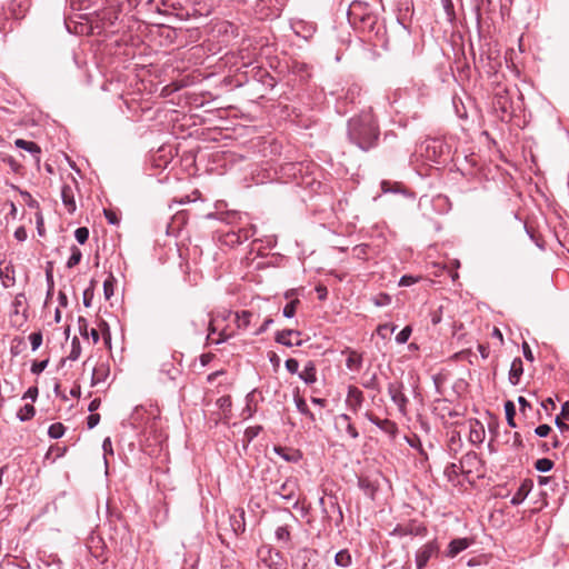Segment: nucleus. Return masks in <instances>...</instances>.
Returning a JSON list of instances; mask_svg holds the SVG:
<instances>
[{
  "instance_id": "37998d69",
  "label": "nucleus",
  "mask_w": 569,
  "mask_h": 569,
  "mask_svg": "<svg viewBox=\"0 0 569 569\" xmlns=\"http://www.w3.org/2000/svg\"><path fill=\"white\" fill-rule=\"evenodd\" d=\"M274 535L278 540L288 541L290 539V531L287 526L278 527Z\"/></svg>"
},
{
  "instance_id": "49530a36",
  "label": "nucleus",
  "mask_w": 569,
  "mask_h": 569,
  "mask_svg": "<svg viewBox=\"0 0 569 569\" xmlns=\"http://www.w3.org/2000/svg\"><path fill=\"white\" fill-rule=\"evenodd\" d=\"M478 461V456L475 452H469L460 461L461 471L465 472L463 467L465 465L471 466L473 462Z\"/></svg>"
},
{
  "instance_id": "2f4dec72",
  "label": "nucleus",
  "mask_w": 569,
  "mask_h": 569,
  "mask_svg": "<svg viewBox=\"0 0 569 569\" xmlns=\"http://www.w3.org/2000/svg\"><path fill=\"white\" fill-rule=\"evenodd\" d=\"M446 18L449 22H453L456 19V11L452 0H440Z\"/></svg>"
},
{
  "instance_id": "473e14b6",
  "label": "nucleus",
  "mask_w": 569,
  "mask_h": 569,
  "mask_svg": "<svg viewBox=\"0 0 569 569\" xmlns=\"http://www.w3.org/2000/svg\"><path fill=\"white\" fill-rule=\"evenodd\" d=\"M82 258V252L77 246L71 247V256L69 257L67 261V268L71 269L76 267Z\"/></svg>"
},
{
  "instance_id": "dca6fc26",
  "label": "nucleus",
  "mask_w": 569,
  "mask_h": 569,
  "mask_svg": "<svg viewBox=\"0 0 569 569\" xmlns=\"http://www.w3.org/2000/svg\"><path fill=\"white\" fill-rule=\"evenodd\" d=\"M299 378L307 385H313L317 381V367L312 360H309L301 372Z\"/></svg>"
},
{
  "instance_id": "09e8293b",
  "label": "nucleus",
  "mask_w": 569,
  "mask_h": 569,
  "mask_svg": "<svg viewBox=\"0 0 569 569\" xmlns=\"http://www.w3.org/2000/svg\"><path fill=\"white\" fill-rule=\"evenodd\" d=\"M286 368L287 370L295 375V373H298L299 375V362L297 359H293V358H290V359H287L286 360Z\"/></svg>"
},
{
  "instance_id": "aec40b11",
  "label": "nucleus",
  "mask_w": 569,
  "mask_h": 569,
  "mask_svg": "<svg viewBox=\"0 0 569 569\" xmlns=\"http://www.w3.org/2000/svg\"><path fill=\"white\" fill-rule=\"evenodd\" d=\"M471 541L468 538H457L450 541L448 547V556L456 557L461 551L470 546Z\"/></svg>"
},
{
  "instance_id": "2eb2a0df",
  "label": "nucleus",
  "mask_w": 569,
  "mask_h": 569,
  "mask_svg": "<svg viewBox=\"0 0 569 569\" xmlns=\"http://www.w3.org/2000/svg\"><path fill=\"white\" fill-rule=\"evenodd\" d=\"M485 439V428L478 420H472L469 428V440L473 445H479Z\"/></svg>"
},
{
  "instance_id": "4468645a",
  "label": "nucleus",
  "mask_w": 569,
  "mask_h": 569,
  "mask_svg": "<svg viewBox=\"0 0 569 569\" xmlns=\"http://www.w3.org/2000/svg\"><path fill=\"white\" fill-rule=\"evenodd\" d=\"M61 199L64 208L69 213H73L77 209L73 189L69 184L61 187Z\"/></svg>"
},
{
  "instance_id": "de8ad7c7",
  "label": "nucleus",
  "mask_w": 569,
  "mask_h": 569,
  "mask_svg": "<svg viewBox=\"0 0 569 569\" xmlns=\"http://www.w3.org/2000/svg\"><path fill=\"white\" fill-rule=\"evenodd\" d=\"M49 360H42V361H34L31 366V372L34 375L41 373L48 366Z\"/></svg>"
},
{
  "instance_id": "f3484780",
  "label": "nucleus",
  "mask_w": 569,
  "mask_h": 569,
  "mask_svg": "<svg viewBox=\"0 0 569 569\" xmlns=\"http://www.w3.org/2000/svg\"><path fill=\"white\" fill-rule=\"evenodd\" d=\"M532 483L529 480H525L518 488V490L512 496L510 502L513 506H518L525 501V499L528 497L529 492L531 491Z\"/></svg>"
},
{
  "instance_id": "423d86ee",
  "label": "nucleus",
  "mask_w": 569,
  "mask_h": 569,
  "mask_svg": "<svg viewBox=\"0 0 569 569\" xmlns=\"http://www.w3.org/2000/svg\"><path fill=\"white\" fill-rule=\"evenodd\" d=\"M388 393L392 402L398 407L400 413H407V405L409 402L407 396L403 392V385L400 382H392L388 386Z\"/></svg>"
},
{
  "instance_id": "774afa93",
  "label": "nucleus",
  "mask_w": 569,
  "mask_h": 569,
  "mask_svg": "<svg viewBox=\"0 0 569 569\" xmlns=\"http://www.w3.org/2000/svg\"><path fill=\"white\" fill-rule=\"evenodd\" d=\"M560 417L569 420V401H566L561 407Z\"/></svg>"
},
{
  "instance_id": "052dcab7",
  "label": "nucleus",
  "mask_w": 569,
  "mask_h": 569,
  "mask_svg": "<svg viewBox=\"0 0 569 569\" xmlns=\"http://www.w3.org/2000/svg\"><path fill=\"white\" fill-rule=\"evenodd\" d=\"M79 331L81 336L88 337V322L84 318L80 317L78 320Z\"/></svg>"
},
{
  "instance_id": "a18cd8bd",
  "label": "nucleus",
  "mask_w": 569,
  "mask_h": 569,
  "mask_svg": "<svg viewBox=\"0 0 569 569\" xmlns=\"http://www.w3.org/2000/svg\"><path fill=\"white\" fill-rule=\"evenodd\" d=\"M46 280L48 284V293L53 290L54 281H53V272H52V263L48 262V267L46 269Z\"/></svg>"
},
{
  "instance_id": "e2e57ef3",
  "label": "nucleus",
  "mask_w": 569,
  "mask_h": 569,
  "mask_svg": "<svg viewBox=\"0 0 569 569\" xmlns=\"http://www.w3.org/2000/svg\"><path fill=\"white\" fill-rule=\"evenodd\" d=\"M92 298H93V291L91 289H86L83 292V305L86 307H90Z\"/></svg>"
},
{
  "instance_id": "b1692460",
  "label": "nucleus",
  "mask_w": 569,
  "mask_h": 569,
  "mask_svg": "<svg viewBox=\"0 0 569 569\" xmlns=\"http://www.w3.org/2000/svg\"><path fill=\"white\" fill-rule=\"evenodd\" d=\"M108 375H109V369L103 363L94 367L93 371H92V377H91L92 386L103 382L107 379Z\"/></svg>"
},
{
  "instance_id": "20e7f679",
  "label": "nucleus",
  "mask_w": 569,
  "mask_h": 569,
  "mask_svg": "<svg viewBox=\"0 0 569 569\" xmlns=\"http://www.w3.org/2000/svg\"><path fill=\"white\" fill-rule=\"evenodd\" d=\"M440 547L436 539L428 541L423 546H421L415 557L416 566L418 569H422L427 566L428 561L437 557L439 553Z\"/></svg>"
},
{
  "instance_id": "58836bf2",
  "label": "nucleus",
  "mask_w": 569,
  "mask_h": 569,
  "mask_svg": "<svg viewBox=\"0 0 569 569\" xmlns=\"http://www.w3.org/2000/svg\"><path fill=\"white\" fill-rule=\"evenodd\" d=\"M26 346L24 340L22 338H14L11 342L10 352L12 356H18L22 348Z\"/></svg>"
},
{
  "instance_id": "bb28decb",
  "label": "nucleus",
  "mask_w": 569,
  "mask_h": 569,
  "mask_svg": "<svg viewBox=\"0 0 569 569\" xmlns=\"http://www.w3.org/2000/svg\"><path fill=\"white\" fill-rule=\"evenodd\" d=\"M252 312L248 310H242L241 312L236 313V325L239 329L246 330L250 326Z\"/></svg>"
},
{
  "instance_id": "9b49d317",
  "label": "nucleus",
  "mask_w": 569,
  "mask_h": 569,
  "mask_svg": "<svg viewBox=\"0 0 569 569\" xmlns=\"http://www.w3.org/2000/svg\"><path fill=\"white\" fill-rule=\"evenodd\" d=\"M358 487L370 499H375L376 493L378 491V482L373 480L369 476H360L358 477Z\"/></svg>"
},
{
  "instance_id": "6ab92c4d",
  "label": "nucleus",
  "mask_w": 569,
  "mask_h": 569,
  "mask_svg": "<svg viewBox=\"0 0 569 569\" xmlns=\"http://www.w3.org/2000/svg\"><path fill=\"white\" fill-rule=\"evenodd\" d=\"M359 93H360V89L357 86L349 88V90L346 93V97L343 99H339L337 102L338 112L346 113L348 111V109L346 108L345 103H347L348 101L350 103H355L356 98L359 96Z\"/></svg>"
},
{
  "instance_id": "a211bd4d",
  "label": "nucleus",
  "mask_w": 569,
  "mask_h": 569,
  "mask_svg": "<svg viewBox=\"0 0 569 569\" xmlns=\"http://www.w3.org/2000/svg\"><path fill=\"white\" fill-rule=\"evenodd\" d=\"M523 373V363L520 358H515L511 362L509 370V382L512 386H517L520 381V377Z\"/></svg>"
},
{
  "instance_id": "ea45409f",
  "label": "nucleus",
  "mask_w": 569,
  "mask_h": 569,
  "mask_svg": "<svg viewBox=\"0 0 569 569\" xmlns=\"http://www.w3.org/2000/svg\"><path fill=\"white\" fill-rule=\"evenodd\" d=\"M74 237H76L77 241L80 244L86 243L88 238H89V230H88V228L80 227V228L76 229Z\"/></svg>"
},
{
  "instance_id": "f704fd0d",
  "label": "nucleus",
  "mask_w": 569,
  "mask_h": 569,
  "mask_svg": "<svg viewBox=\"0 0 569 569\" xmlns=\"http://www.w3.org/2000/svg\"><path fill=\"white\" fill-rule=\"evenodd\" d=\"M81 355V346L80 341L77 337H74L71 341V351L68 356V359L76 361Z\"/></svg>"
},
{
  "instance_id": "c03bdc74",
  "label": "nucleus",
  "mask_w": 569,
  "mask_h": 569,
  "mask_svg": "<svg viewBox=\"0 0 569 569\" xmlns=\"http://www.w3.org/2000/svg\"><path fill=\"white\" fill-rule=\"evenodd\" d=\"M29 340L31 342L32 351H36L42 343V333L40 331L32 332L29 336Z\"/></svg>"
},
{
  "instance_id": "a19ab883",
  "label": "nucleus",
  "mask_w": 569,
  "mask_h": 569,
  "mask_svg": "<svg viewBox=\"0 0 569 569\" xmlns=\"http://www.w3.org/2000/svg\"><path fill=\"white\" fill-rule=\"evenodd\" d=\"M299 303V300H292L289 303H287L282 310V313L286 318H292L296 315L297 305Z\"/></svg>"
},
{
  "instance_id": "bf43d9fd",
  "label": "nucleus",
  "mask_w": 569,
  "mask_h": 569,
  "mask_svg": "<svg viewBox=\"0 0 569 569\" xmlns=\"http://www.w3.org/2000/svg\"><path fill=\"white\" fill-rule=\"evenodd\" d=\"M273 320L271 318H267L263 323L253 332L254 336H260L268 330V328L272 325Z\"/></svg>"
},
{
  "instance_id": "4be33fe9",
  "label": "nucleus",
  "mask_w": 569,
  "mask_h": 569,
  "mask_svg": "<svg viewBox=\"0 0 569 569\" xmlns=\"http://www.w3.org/2000/svg\"><path fill=\"white\" fill-rule=\"evenodd\" d=\"M380 187L383 193H408L402 183L397 181L382 180Z\"/></svg>"
},
{
  "instance_id": "c756f323",
  "label": "nucleus",
  "mask_w": 569,
  "mask_h": 569,
  "mask_svg": "<svg viewBox=\"0 0 569 569\" xmlns=\"http://www.w3.org/2000/svg\"><path fill=\"white\" fill-rule=\"evenodd\" d=\"M505 413H506V419H507L508 426L511 428H516V422H515L516 407L512 401H510V400L506 401Z\"/></svg>"
},
{
  "instance_id": "864d4df0",
  "label": "nucleus",
  "mask_w": 569,
  "mask_h": 569,
  "mask_svg": "<svg viewBox=\"0 0 569 569\" xmlns=\"http://www.w3.org/2000/svg\"><path fill=\"white\" fill-rule=\"evenodd\" d=\"M250 399H251V393H249L247 396V406H246V408L241 412V416L244 419L251 418L253 416V413H254V409H252V407L250 406Z\"/></svg>"
},
{
  "instance_id": "680f3d73",
  "label": "nucleus",
  "mask_w": 569,
  "mask_h": 569,
  "mask_svg": "<svg viewBox=\"0 0 569 569\" xmlns=\"http://www.w3.org/2000/svg\"><path fill=\"white\" fill-rule=\"evenodd\" d=\"M459 469H461L460 466L456 465V463H450L449 466L446 467V470H445V473L451 478V476H456L459 471Z\"/></svg>"
},
{
  "instance_id": "3c124183",
  "label": "nucleus",
  "mask_w": 569,
  "mask_h": 569,
  "mask_svg": "<svg viewBox=\"0 0 569 569\" xmlns=\"http://www.w3.org/2000/svg\"><path fill=\"white\" fill-rule=\"evenodd\" d=\"M99 328L102 331L104 342L109 345L110 340H111V335H110V331H109L108 323L104 320H101L100 323H99Z\"/></svg>"
},
{
  "instance_id": "c9c22d12",
  "label": "nucleus",
  "mask_w": 569,
  "mask_h": 569,
  "mask_svg": "<svg viewBox=\"0 0 569 569\" xmlns=\"http://www.w3.org/2000/svg\"><path fill=\"white\" fill-rule=\"evenodd\" d=\"M535 467L540 472H548L552 469L553 462L548 458H541L536 461Z\"/></svg>"
},
{
  "instance_id": "13d9d810",
  "label": "nucleus",
  "mask_w": 569,
  "mask_h": 569,
  "mask_svg": "<svg viewBox=\"0 0 569 569\" xmlns=\"http://www.w3.org/2000/svg\"><path fill=\"white\" fill-rule=\"evenodd\" d=\"M102 449H103V453H104V459L107 460V456L108 455H113V449H112V442H111V439L109 437H107L103 442H102Z\"/></svg>"
},
{
  "instance_id": "6e6d98bb",
  "label": "nucleus",
  "mask_w": 569,
  "mask_h": 569,
  "mask_svg": "<svg viewBox=\"0 0 569 569\" xmlns=\"http://www.w3.org/2000/svg\"><path fill=\"white\" fill-rule=\"evenodd\" d=\"M103 213H104V217H106V219L108 220V222H109L110 224L116 226V224H118V223H119V219H118V217H117V213H116V212H113L112 210L104 209V210H103Z\"/></svg>"
},
{
  "instance_id": "5701e85b",
  "label": "nucleus",
  "mask_w": 569,
  "mask_h": 569,
  "mask_svg": "<svg viewBox=\"0 0 569 569\" xmlns=\"http://www.w3.org/2000/svg\"><path fill=\"white\" fill-rule=\"evenodd\" d=\"M335 563L340 568H349L352 565V556L348 549H341L335 555Z\"/></svg>"
},
{
  "instance_id": "393cba45",
  "label": "nucleus",
  "mask_w": 569,
  "mask_h": 569,
  "mask_svg": "<svg viewBox=\"0 0 569 569\" xmlns=\"http://www.w3.org/2000/svg\"><path fill=\"white\" fill-rule=\"evenodd\" d=\"M362 366V357L358 352L351 350L348 352V357L346 359V367L349 370L358 371Z\"/></svg>"
},
{
  "instance_id": "ddd939ff",
  "label": "nucleus",
  "mask_w": 569,
  "mask_h": 569,
  "mask_svg": "<svg viewBox=\"0 0 569 569\" xmlns=\"http://www.w3.org/2000/svg\"><path fill=\"white\" fill-rule=\"evenodd\" d=\"M256 234V227L249 226L246 228H240L238 231H233L227 234L229 242L234 244H240Z\"/></svg>"
},
{
  "instance_id": "f257e3e1",
  "label": "nucleus",
  "mask_w": 569,
  "mask_h": 569,
  "mask_svg": "<svg viewBox=\"0 0 569 569\" xmlns=\"http://www.w3.org/2000/svg\"><path fill=\"white\" fill-rule=\"evenodd\" d=\"M380 133L378 119L371 110H363L347 121V140L362 152L378 147Z\"/></svg>"
},
{
  "instance_id": "0e129e2a",
  "label": "nucleus",
  "mask_w": 569,
  "mask_h": 569,
  "mask_svg": "<svg viewBox=\"0 0 569 569\" xmlns=\"http://www.w3.org/2000/svg\"><path fill=\"white\" fill-rule=\"evenodd\" d=\"M522 352H523V357L528 361H533L535 358H533L532 351L527 342L522 343Z\"/></svg>"
},
{
  "instance_id": "6e6552de",
  "label": "nucleus",
  "mask_w": 569,
  "mask_h": 569,
  "mask_svg": "<svg viewBox=\"0 0 569 569\" xmlns=\"http://www.w3.org/2000/svg\"><path fill=\"white\" fill-rule=\"evenodd\" d=\"M363 401L365 397L362 391L355 386H349L346 397L347 408L353 413H357L362 408Z\"/></svg>"
},
{
  "instance_id": "cd10ccee",
  "label": "nucleus",
  "mask_w": 569,
  "mask_h": 569,
  "mask_svg": "<svg viewBox=\"0 0 569 569\" xmlns=\"http://www.w3.org/2000/svg\"><path fill=\"white\" fill-rule=\"evenodd\" d=\"M293 400H295V405H296L297 410L301 415L307 416L311 421H316L315 415L309 410L308 405H307L306 400L302 397L297 395V396H295Z\"/></svg>"
},
{
  "instance_id": "7ed1b4c3",
  "label": "nucleus",
  "mask_w": 569,
  "mask_h": 569,
  "mask_svg": "<svg viewBox=\"0 0 569 569\" xmlns=\"http://www.w3.org/2000/svg\"><path fill=\"white\" fill-rule=\"evenodd\" d=\"M284 7V0H257L256 13L260 19L278 18Z\"/></svg>"
},
{
  "instance_id": "4c0bfd02",
  "label": "nucleus",
  "mask_w": 569,
  "mask_h": 569,
  "mask_svg": "<svg viewBox=\"0 0 569 569\" xmlns=\"http://www.w3.org/2000/svg\"><path fill=\"white\" fill-rule=\"evenodd\" d=\"M412 329L409 326H406L397 336H396V342L399 345L406 343L410 336H411Z\"/></svg>"
},
{
  "instance_id": "a878e982",
  "label": "nucleus",
  "mask_w": 569,
  "mask_h": 569,
  "mask_svg": "<svg viewBox=\"0 0 569 569\" xmlns=\"http://www.w3.org/2000/svg\"><path fill=\"white\" fill-rule=\"evenodd\" d=\"M274 452L288 462H297L300 459L298 451H291L284 447H274Z\"/></svg>"
},
{
  "instance_id": "72a5a7b5",
  "label": "nucleus",
  "mask_w": 569,
  "mask_h": 569,
  "mask_svg": "<svg viewBox=\"0 0 569 569\" xmlns=\"http://www.w3.org/2000/svg\"><path fill=\"white\" fill-rule=\"evenodd\" d=\"M66 428L62 423H52L48 429V435L52 439H59L64 435Z\"/></svg>"
},
{
  "instance_id": "9d476101",
  "label": "nucleus",
  "mask_w": 569,
  "mask_h": 569,
  "mask_svg": "<svg viewBox=\"0 0 569 569\" xmlns=\"http://www.w3.org/2000/svg\"><path fill=\"white\" fill-rule=\"evenodd\" d=\"M298 490V482L293 478H288L279 488L274 491L276 495L280 496L283 500H291L295 498Z\"/></svg>"
},
{
  "instance_id": "f03ea898",
  "label": "nucleus",
  "mask_w": 569,
  "mask_h": 569,
  "mask_svg": "<svg viewBox=\"0 0 569 569\" xmlns=\"http://www.w3.org/2000/svg\"><path fill=\"white\" fill-rule=\"evenodd\" d=\"M291 567L293 569H321L318 551L309 547L297 549L291 555Z\"/></svg>"
},
{
  "instance_id": "e433bc0d",
  "label": "nucleus",
  "mask_w": 569,
  "mask_h": 569,
  "mask_svg": "<svg viewBox=\"0 0 569 569\" xmlns=\"http://www.w3.org/2000/svg\"><path fill=\"white\" fill-rule=\"evenodd\" d=\"M262 427L261 426H252L248 427L244 431V439L247 442H251L254 438L259 436L261 432Z\"/></svg>"
},
{
  "instance_id": "f8f14e48",
  "label": "nucleus",
  "mask_w": 569,
  "mask_h": 569,
  "mask_svg": "<svg viewBox=\"0 0 569 569\" xmlns=\"http://www.w3.org/2000/svg\"><path fill=\"white\" fill-rule=\"evenodd\" d=\"M335 425L338 429H343L350 438L357 439L359 437V432L352 425L351 418L347 413L338 415L335 418Z\"/></svg>"
},
{
  "instance_id": "39448f33",
  "label": "nucleus",
  "mask_w": 569,
  "mask_h": 569,
  "mask_svg": "<svg viewBox=\"0 0 569 569\" xmlns=\"http://www.w3.org/2000/svg\"><path fill=\"white\" fill-rule=\"evenodd\" d=\"M428 533L427 527L418 521H410L407 525H398L392 531L391 536H396L399 538L406 537V536H412V537H426Z\"/></svg>"
},
{
  "instance_id": "79ce46f5",
  "label": "nucleus",
  "mask_w": 569,
  "mask_h": 569,
  "mask_svg": "<svg viewBox=\"0 0 569 569\" xmlns=\"http://www.w3.org/2000/svg\"><path fill=\"white\" fill-rule=\"evenodd\" d=\"M362 386L366 389L380 391V386H379L378 377L376 373H373L368 380L363 381Z\"/></svg>"
},
{
  "instance_id": "603ef678",
  "label": "nucleus",
  "mask_w": 569,
  "mask_h": 569,
  "mask_svg": "<svg viewBox=\"0 0 569 569\" xmlns=\"http://www.w3.org/2000/svg\"><path fill=\"white\" fill-rule=\"evenodd\" d=\"M550 431L551 427L549 425H540L535 429V433L540 438L547 437Z\"/></svg>"
},
{
  "instance_id": "0eeeda50",
  "label": "nucleus",
  "mask_w": 569,
  "mask_h": 569,
  "mask_svg": "<svg viewBox=\"0 0 569 569\" xmlns=\"http://www.w3.org/2000/svg\"><path fill=\"white\" fill-rule=\"evenodd\" d=\"M363 416L366 419H368L371 423L376 425L381 431H383L391 438H395L396 435L398 433V427L396 422L389 419H380L370 411L365 412Z\"/></svg>"
},
{
  "instance_id": "8fccbe9b",
  "label": "nucleus",
  "mask_w": 569,
  "mask_h": 569,
  "mask_svg": "<svg viewBox=\"0 0 569 569\" xmlns=\"http://www.w3.org/2000/svg\"><path fill=\"white\" fill-rule=\"evenodd\" d=\"M103 293H104L106 299H110L113 296L112 278L104 280V282H103Z\"/></svg>"
},
{
  "instance_id": "338daca9",
  "label": "nucleus",
  "mask_w": 569,
  "mask_h": 569,
  "mask_svg": "<svg viewBox=\"0 0 569 569\" xmlns=\"http://www.w3.org/2000/svg\"><path fill=\"white\" fill-rule=\"evenodd\" d=\"M37 397H38V388H37V387H30V388L26 391V393H24V396H23V398H24V399H26V398H29V399H31L32 401H34V400L37 399Z\"/></svg>"
},
{
  "instance_id": "7c9ffc66",
  "label": "nucleus",
  "mask_w": 569,
  "mask_h": 569,
  "mask_svg": "<svg viewBox=\"0 0 569 569\" xmlns=\"http://www.w3.org/2000/svg\"><path fill=\"white\" fill-rule=\"evenodd\" d=\"M36 415V409L32 405H24L17 413L20 421H28Z\"/></svg>"
},
{
  "instance_id": "1a4fd4ad",
  "label": "nucleus",
  "mask_w": 569,
  "mask_h": 569,
  "mask_svg": "<svg viewBox=\"0 0 569 569\" xmlns=\"http://www.w3.org/2000/svg\"><path fill=\"white\" fill-rule=\"evenodd\" d=\"M301 332L293 329H284L276 333V341L286 347L301 346Z\"/></svg>"
},
{
  "instance_id": "412c9836",
  "label": "nucleus",
  "mask_w": 569,
  "mask_h": 569,
  "mask_svg": "<svg viewBox=\"0 0 569 569\" xmlns=\"http://www.w3.org/2000/svg\"><path fill=\"white\" fill-rule=\"evenodd\" d=\"M14 144L17 148H20V149H23V150L30 152L34 157L36 161L39 162V160H40L39 154L41 152V149L36 142L27 141L23 139H17Z\"/></svg>"
},
{
  "instance_id": "5fc2aeb1",
  "label": "nucleus",
  "mask_w": 569,
  "mask_h": 569,
  "mask_svg": "<svg viewBox=\"0 0 569 569\" xmlns=\"http://www.w3.org/2000/svg\"><path fill=\"white\" fill-rule=\"evenodd\" d=\"M99 421L100 415L91 412V415H89L87 418V426L89 429H93L96 426H98Z\"/></svg>"
},
{
  "instance_id": "4d7b16f0",
  "label": "nucleus",
  "mask_w": 569,
  "mask_h": 569,
  "mask_svg": "<svg viewBox=\"0 0 569 569\" xmlns=\"http://www.w3.org/2000/svg\"><path fill=\"white\" fill-rule=\"evenodd\" d=\"M417 280H418V279H417V278H415V277H412V276L405 274V276H402V277L400 278V280H399V286H400V287H409V286H411V284L416 283V282H417Z\"/></svg>"
},
{
  "instance_id": "69168bd1",
  "label": "nucleus",
  "mask_w": 569,
  "mask_h": 569,
  "mask_svg": "<svg viewBox=\"0 0 569 569\" xmlns=\"http://www.w3.org/2000/svg\"><path fill=\"white\" fill-rule=\"evenodd\" d=\"M14 238L18 241H24L27 239V231L23 227H19L14 231Z\"/></svg>"
},
{
  "instance_id": "c85d7f7f",
  "label": "nucleus",
  "mask_w": 569,
  "mask_h": 569,
  "mask_svg": "<svg viewBox=\"0 0 569 569\" xmlns=\"http://www.w3.org/2000/svg\"><path fill=\"white\" fill-rule=\"evenodd\" d=\"M232 530L238 535L244 531V511L240 510L239 515L230 518Z\"/></svg>"
}]
</instances>
